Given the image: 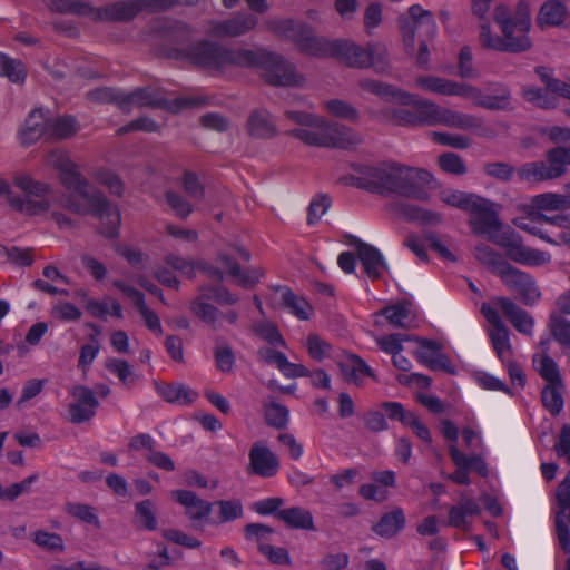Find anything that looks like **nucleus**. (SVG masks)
Masks as SVG:
<instances>
[{"label":"nucleus","mask_w":570,"mask_h":570,"mask_svg":"<svg viewBox=\"0 0 570 570\" xmlns=\"http://www.w3.org/2000/svg\"><path fill=\"white\" fill-rule=\"evenodd\" d=\"M534 203L540 209L557 210L570 208V203H568L564 194H542L535 197Z\"/></svg>","instance_id":"nucleus-52"},{"label":"nucleus","mask_w":570,"mask_h":570,"mask_svg":"<svg viewBox=\"0 0 570 570\" xmlns=\"http://www.w3.org/2000/svg\"><path fill=\"white\" fill-rule=\"evenodd\" d=\"M493 348L501 362H509L512 358V346L510 343V333L507 326L491 328L489 331Z\"/></svg>","instance_id":"nucleus-40"},{"label":"nucleus","mask_w":570,"mask_h":570,"mask_svg":"<svg viewBox=\"0 0 570 570\" xmlns=\"http://www.w3.org/2000/svg\"><path fill=\"white\" fill-rule=\"evenodd\" d=\"M381 315L386 318L389 324L397 328L410 327V309L405 304H395L381 311Z\"/></svg>","instance_id":"nucleus-45"},{"label":"nucleus","mask_w":570,"mask_h":570,"mask_svg":"<svg viewBox=\"0 0 570 570\" xmlns=\"http://www.w3.org/2000/svg\"><path fill=\"white\" fill-rule=\"evenodd\" d=\"M493 303L519 333L527 336L533 335L534 320L527 311L507 297H495Z\"/></svg>","instance_id":"nucleus-21"},{"label":"nucleus","mask_w":570,"mask_h":570,"mask_svg":"<svg viewBox=\"0 0 570 570\" xmlns=\"http://www.w3.org/2000/svg\"><path fill=\"white\" fill-rule=\"evenodd\" d=\"M475 214V217L472 218L471 224L473 226V230L476 234H487L490 239L498 244L502 237L510 236L513 234L512 232H503L501 235H498L500 229V223L498 217L489 210V203L485 200V208L482 210L472 212Z\"/></svg>","instance_id":"nucleus-26"},{"label":"nucleus","mask_w":570,"mask_h":570,"mask_svg":"<svg viewBox=\"0 0 570 570\" xmlns=\"http://www.w3.org/2000/svg\"><path fill=\"white\" fill-rule=\"evenodd\" d=\"M275 298L278 299L292 314L299 320H308L312 313L311 305L303 298L295 295L286 287L277 288Z\"/></svg>","instance_id":"nucleus-36"},{"label":"nucleus","mask_w":570,"mask_h":570,"mask_svg":"<svg viewBox=\"0 0 570 570\" xmlns=\"http://www.w3.org/2000/svg\"><path fill=\"white\" fill-rule=\"evenodd\" d=\"M194 29L185 22H174L167 31L170 46L167 56L171 59L189 63L212 71L222 72L228 67H239L246 63L253 53L245 48H229L212 40H200L189 45L194 38Z\"/></svg>","instance_id":"nucleus-3"},{"label":"nucleus","mask_w":570,"mask_h":570,"mask_svg":"<svg viewBox=\"0 0 570 570\" xmlns=\"http://www.w3.org/2000/svg\"><path fill=\"white\" fill-rule=\"evenodd\" d=\"M537 371L548 384L562 383L557 363L548 355H539L533 360Z\"/></svg>","instance_id":"nucleus-46"},{"label":"nucleus","mask_w":570,"mask_h":570,"mask_svg":"<svg viewBox=\"0 0 570 570\" xmlns=\"http://www.w3.org/2000/svg\"><path fill=\"white\" fill-rule=\"evenodd\" d=\"M405 525V514L402 509L395 508L381 517L372 530L380 537L392 538Z\"/></svg>","instance_id":"nucleus-33"},{"label":"nucleus","mask_w":570,"mask_h":570,"mask_svg":"<svg viewBox=\"0 0 570 570\" xmlns=\"http://www.w3.org/2000/svg\"><path fill=\"white\" fill-rule=\"evenodd\" d=\"M354 175L364 178H433L425 169L403 165L395 160H384L375 164L351 163Z\"/></svg>","instance_id":"nucleus-12"},{"label":"nucleus","mask_w":570,"mask_h":570,"mask_svg":"<svg viewBox=\"0 0 570 570\" xmlns=\"http://www.w3.org/2000/svg\"><path fill=\"white\" fill-rule=\"evenodd\" d=\"M480 513L481 508L473 499L461 495L460 503L451 507L449 511V524L468 531L472 525L471 518Z\"/></svg>","instance_id":"nucleus-25"},{"label":"nucleus","mask_w":570,"mask_h":570,"mask_svg":"<svg viewBox=\"0 0 570 570\" xmlns=\"http://www.w3.org/2000/svg\"><path fill=\"white\" fill-rule=\"evenodd\" d=\"M285 116L299 126L288 130L287 135L308 146L350 149L361 142V138L351 128L327 122L314 114L286 110Z\"/></svg>","instance_id":"nucleus-4"},{"label":"nucleus","mask_w":570,"mask_h":570,"mask_svg":"<svg viewBox=\"0 0 570 570\" xmlns=\"http://www.w3.org/2000/svg\"><path fill=\"white\" fill-rule=\"evenodd\" d=\"M542 216L544 215L540 213H533L529 217H517L513 219V223L520 229L538 236L540 239L549 244L566 245L570 248V233H562L558 236V238L554 239L541 232V229L538 227V224L544 223V217Z\"/></svg>","instance_id":"nucleus-27"},{"label":"nucleus","mask_w":570,"mask_h":570,"mask_svg":"<svg viewBox=\"0 0 570 570\" xmlns=\"http://www.w3.org/2000/svg\"><path fill=\"white\" fill-rule=\"evenodd\" d=\"M51 315L59 321L72 322L81 317V311L69 302H61L52 307Z\"/></svg>","instance_id":"nucleus-60"},{"label":"nucleus","mask_w":570,"mask_h":570,"mask_svg":"<svg viewBox=\"0 0 570 570\" xmlns=\"http://www.w3.org/2000/svg\"><path fill=\"white\" fill-rule=\"evenodd\" d=\"M551 334L559 344L570 347V321L559 317L552 318Z\"/></svg>","instance_id":"nucleus-64"},{"label":"nucleus","mask_w":570,"mask_h":570,"mask_svg":"<svg viewBox=\"0 0 570 570\" xmlns=\"http://www.w3.org/2000/svg\"><path fill=\"white\" fill-rule=\"evenodd\" d=\"M136 513L140 524L147 530H155L157 528V520L154 514L153 503L145 500L136 504Z\"/></svg>","instance_id":"nucleus-63"},{"label":"nucleus","mask_w":570,"mask_h":570,"mask_svg":"<svg viewBox=\"0 0 570 570\" xmlns=\"http://www.w3.org/2000/svg\"><path fill=\"white\" fill-rule=\"evenodd\" d=\"M218 508L216 523H227L243 515V504L239 500H219L215 503Z\"/></svg>","instance_id":"nucleus-47"},{"label":"nucleus","mask_w":570,"mask_h":570,"mask_svg":"<svg viewBox=\"0 0 570 570\" xmlns=\"http://www.w3.org/2000/svg\"><path fill=\"white\" fill-rule=\"evenodd\" d=\"M277 518L289 528L314 530L313 515L306 509L299 507L283 509L277 512Z\"/></svg>","instance_id":"nucleus-38"},{"label":"nucleus","mask_w":570,"mask_h":570,"mask_svg":"<svg viewBox=\"0 0 570 570\" xmlns=\"http://www.w3.org/2000/svg\"><path fill=\"white\" fill-rule=\"evenodd\" d=\"M498 244L505 248L509 258L519 264L542 266L551 262L550 253L523 245L514 234L502 237Z\"/></svg>","instance_id":"nucleus-15"},{"label":"nucleus","mask_w":570,"mask_h":570,"mask_svg":"<svg viewBox=\"0 0 570 570\" xmlns=\"http://www.w3.org/2000/svg\"><path fill=\"white\" fill-rule=\"evenodd\" d=\"M163 537L168 541L189 549H197L202 546L200 540L196 537L188 535L187 533L176 529H165L163 531Z\"/></svg>","instance_id":"nucleus-58"},{"label":"nucleus","mask_w":570,"mask_h":570,"mask_svg":"<svg viewBox=\"0 0 570 570\" xmlns=\"http://www.w3.org/2000/svg\"><path fill=\"white\" fill-rule=\"evenodd\" d=\"M513 20L515 32H518L517 36H528L531 19L529 4L525 0L519 1Z\"/></svg>","instance_id":"nucleus-55"},{"label":"nucleus","mask_w":570,"mask_h":570,"mask_svg":"<svg viewBox=\"0 0 570 570\" xmlns=\"http://www.w3.org/2000/svg\"><path fill=\"white\" fill-rule=\"evenodd\" d=\"M218 262L226 269V273L236 278L237 284L246 288L254 286L263 276V272L259 268H252L243 272L239 266L232 262L229 256L225 254H220L218 256Z\"/></svg>","instance_id":"nucleus-35"},{"label":"nucleus","mask_w":570,"mask_h":570,"mask_svg":"<svg viewBox=\"0 0 570 570\" xmlns=\"http://www.w3.org/2000/svg\"><path fill=\"white\" fill-rule=\"evenodd\" d=\"M248 136L256 139H269L277 132L276 125L268 110L258 108L253 110L246 121Z\"/></svg>","instance_id":"nucleus-24"},{"label":"nucleus","mask_w":570,"mask_h":570,"mask_svg":"<svg viewBox=\"0 0 570 570\" xmlns=\"http://www.w3.org/2000/svg\"><path fill=\"white\" fill-rule=\"evenodd\" d=\"M202 292L207 299H213L220 305H234L238 297L223 286L203 287Z\"/></svg>","instance_id":"nucleus-56"},{"label":"nucleus","mask_w":570,"mask_h":570,"mask_svg":"<svg viewBox=\"0 0 570 570\" xmlns=\"http://www.w3.org/2000/svg\"><path fill=\"white\" fill-rule=\"evenodd\" d=\"M326 109L330 114H332L335 117L354 120L357 117V111L355 108H353L348 102L333 99L328 100L326 104Z\"/></svg>","instance_id":"nucleus-61"},{"label":"nucleus","mask_w":570,"mask_h":570,"mask_svg":"<svg viewBox=\"0 0 570 570\" xmlns=\"http://www.w3.org/2000/svg\"><path fill=\"white\" fill-rule=\"evenodd\" d=\"M46 164L57 169L65 178H83L80 167L71 160L65 150H51L46 157Z\"/></svg>","instance_id":"nucleus-34"},{"label":"nucleus","mask_w":570,"mask_h":570,"mask_svg":"<svg viewBox=\"0 0 570 570\" xmlns=\"http://www.w3.org/2000/svg\"><path fill=\"white\" fill-rule=\"evenodd\" d=\"M348 185L389 198L426 199L429 190L424 180H348Z\"/></svg>","instance_id":"nucleus-11"},{"label":"nucleus","mask_w":570,"mask_h":570,"mask_svg":"<svg viewBox=\"0 0 570 570\" xmlns=\"http://www.w3.org/2000/svg\"><path fill=\"white\" fill-rule=\"evenodd\" d=\"M563 384H547L541 393L543 406L552 414L558 415L563 409Z\"/></svg>","instance_id":"nucleus-44"},{"label":"nucleus","mask_w":570,"mask_h":570,"mask_svg":"<svg viewBox=\"0 0 570 570\" xmlns=\"http://www.w3.org/2000/svg\"><path fill=\"white\" fill-rule=\"evenodd\" d=\"M66 511L73 518H77L86 523L99 525V519L95 512V509L87 504L81 503H69L66 507Z\"/></svg>","instance_id":"nucleus-54"},{"label":"nucleus","mask_w":570,"mask_h":570,"mask_svg":"<svg viewBox=\"0 0 570 570\" xmlns=\"http://www.w3.org/2000/svg\"><path fill=\"white\" fill-rule=\"evenodd\" d=\"M88 98L97 102H114L125 112H129L134 108H164L167 105L163 92L153 87L136 88L129 92L98 88L89 91Z\"/></svg>","instance_id":"nucleus-8"},{"label":"nucleus","mask_w":570,"mask_h":570,"mask_svg":"<svg viewBox=\"0 0 570 570\" xmlns=\"http://www.w3.org/2000/svg\"><path fill=\"white\" fill-rule=\"evenodd\" d=\"M141 12L139 0H120L101 7V22H128Z\"/></svg>","instance_id":"nucleus-23"},{"label":"nucleus","mask_w":570,"mask_h":570,"mask_svg":"<svg viewBox=\"0 0 570 570\" xmlns=\"http://www.w3.org/2000/svg\"><path fill=\"white\" fill-rule=\"evenodd\" d=\"M570 165V149L558 147L548 153L547 163L533 161L523 165L519 170V178H559Z\"/></svg>","instance_id":"nucleus-13"},{"label":"nucleus","mask_w":570,"mask_h":570,"mask_svg":"<svg viewBox=\"0 0 570 570\" xmlns=\"http://www.w3.org/2000/svg\"><path fill=\"white\" fill-rule=\"evenodd\" d=\"M420 348L416 351V358L420 363L432 370H448L449 361L441 353L439 343L434 341L420 340Z\"/></svg>","instance_id":"nucleus-29"},{"label":"nucleus","mask_w":570,"mask_h":570,"mask_svg":"<svg viewBox=\"0 0 570 570\" xmlns=\"http://www.w3.org/2000/svg\"><path fill=\"white\" fill-rule=\"evenodd\" d=\"M99 181L101 187H97L92 180H60L53 194L42 180H0V198L12 209L26 215L43 214L53 202L78 214H94L101 222V233L112 238L118 235L121 216L105 199L101 188H108L120 196L124 184L122 180Z\"/></svg>","instance_id":"nucleus-1"},{"label":"nucleus","mask_w":570,"mask_h":570,"mask_svg":"<svg viewBox=\"0 0 570 570\" xmlns=\"http://www.w3.org/2000/svg\"><path fill=\"white\" fill-rule=\"evenodd\" d=\"M360 86L363 90L374 94L386 101L397 102L404 107L415 109L419 125L433 126L440 122L442 108L432 101L374 79H363L360 81Z\"/></svg>","instance_id":"nucleus-6"},{"label":"nucleus","mask_w":570,"mask_h":570,"mask_svg":"<svg viewBox=\"0 0 570 570\" xmlns=\"http://www.w3.org/2000/svg\"><path fill=\"white\" fill-rule=\"evenodd\" d=\"M443 203L464 210L474 212L485 208V200L473 194H465L459 190L445 189L440 193Z\"/></svg>","instance_id":"nucleus-30"},{"label":"nucleus","mask_w":570,"mask_h":570,"mask_svg":"<svg viewBox=\"0 0 570 570\" xmlns=\"http://www.w3.org/2000/svg\"><path fill=\"white\" fill-rule=\"evenodd\" d=\"M501 277L507 286L515 288L519 292L524 304L532 305L540 298V289L528 274L510 265H504L501 269Z\"/></svg>","instance_id":"nucleus-19"},{"label":"nucleus","mask_w":570,"mask_h":570,"mask_svg":"<svg viewBox=\"0 0 570 570\" xmlns=\"http://www.w3.org/2000/svg\"><path fill=\"white\" fill-rule=\"evenodd\" d=\"M32 541L40 548L49 551L61 552L65 549L63 540L57 533L39 530L32 534Z\"/></svg>","instance_id":"nucleus-50"},{"label":"nucleus","mask_w":570,"mask_h":570,"mask_svg":"<svg viewBox=\"0 0 570 570\" xmlns=\"http://www.w3.org/2000/svg\"><path fill=\"white\" fill-rule=\"evenodd\" d=\"M449 452L456 469H472L475 468L480 473H483L485 465L482 460L475 455L469 456L462 453L454 444L450 445Z\"/></svg>","instance_id":"nucleus-49"},{"label":"nucleus","mask_w":570,"mask_h":570,"mask_svg":"<svg viewBox=\"0 0 570 570\" xmlns=\"http://www.w3.org/2000/svg\"><path fill=\"white\" fill-rule=\"evenodd\" d=\"M439 166L448 174H465V165L460 156L453 153H445L439 157Z\"/></svg>","instance_id":"nucleus-59"},{"label":"nucleus","mask_w":570,"mask_h":570,"mask_svg":"<svg viewBox=\"0 0 570 570\" xmlns=\"http://www.w3.org/2000/svg\"><path fill=\"white\" fill-rule=\"evenodd\" d=\"M340 368L344 379L356 385H362L367 377H375L371 367L356 355H347L340 362Z\"/></svg>","instance_id":"nucleus-28"},{"label":"nucleus","mask_w":570,"mask_h":570,"mask_svg":"<svg viewBox=\"0 0 570 570\" xmlns=\"http://www.w3.org/2000/svg\"><path fill=\"white\" fill-rule=\"evenodd\" d=\"M353 245L357 248V256L366 275L372 279L382 277L387 271V265L381 252L357 238L354 239Z\"/></svg>","instance_id":"nucleus-22"},{"label":"nucleus","mask_w":570,"mask_h":570,"mask_svg":"<svg viewBox=\"0 0 570 570\" xmlns=\"http://www.w3.org/2000/svg\"><path fill=\"white\" fill-rule=\"evenodd\" d=\"M166 265L187 278H193L196 275L195 263L184 257L169 255L166 257Z\"/></svg>","instance_id":"nucleus-62"},{"label":"nucleus","mask_w":570,"mask_h":570,"mask_svg":"<svg viewBox=\"0 0 570 570\" xmlns=\"http://www.w3.org/2000/svg\"><path fill=\"white\" fill-rule=\"evenodd\" d=\"M171 498L185 508V513L195 529H202L208 522L213 510L210 502L187 490H175Z\"/></svg>","instance_id":"nucleus-17"},{"label":"nucleus","mask_w":570,"mask_h":570,"mask_svg":"<svg viewBox=\"0 0 570 570\" xmlns=\"http://www.w3.org/2000/svg\"><path fill=\"white\" fill-rule=\"evenodd\" d=\"M100 351V343L96 336L90 337V342L85 344L80 350L78 360V367L86 373L89 366L92 364Z\"/></svg>","instance_id":"nucleus-53"},{"label":"nucleus","mask_w":570,"mask_h":570,"mask_svg":"<svg viewBox=\"0 0 570 570\" xmlns=\"http://www.w3.org/2000/svg\"><path fill=\"white\" fill-rule=\"evenodd\" d=\"M249 51L253 55L247 58L248 61L243 65V68H261L264 79L269 85L292 87L304 83V77L297 73L295 66L282 56L263 48L249 49Z\"/></svg>","instance_id":"nucleus-7"},{"label":"nucleus","mask_w":570,"mask_h":570,"mask_svg":"<svg viewBox=\"0 0 570 570\" xmlns=\"http://www.w3.org/2000/svg\"><path fill=\"white\" fill-rule=\"evenodd\" d=\"M257 23L256 16L239 12L224 20L208 21L207 33L215 38H238L254 30Z\"/></svg>","instance_id":"nucleus-14"},{"label":"nucleus","mask_w":570,"mask_h":570,"mask_svg":"<svg viewBox=\"0 0 570 570\" xmlns=\"http://www.w3.org/2000/svg\"><path fill=\"white\" fill-rule=\"evenodd\" d=\"M43 136L49 138V118L41 108L33 109L18 131V139L22 146H30Z\"/></svg>","instance_id":"nucleus-20"},{"label":"nucleus","mask_w":570,"mask_h":570,"mask_svg":"<svg viewBox=\"0 0 570 570\" xmlns=\"http://www.w3.org/2000/svg\"><path fill=\"white\" fill-rule=\"evenodd\" d=\"M439 124L451 128L471 130L480 128L482 119L473 115L442 108Z\"/></svg>","instance_id":"nucleus-37"},{"label":"nucleus","mask_w":570,"mask_h":570,"mask_svg":"<svg viewBox=\"0 0 570 570\" xmlns=\"http://www.w3.org/2000/svg\"><path fill=\"white\" fill-rule=\"evenodd\" d=\"M399 27L406 52L410 55L414 52L416 38L419 41H428L436 35V23L432 12L424 10L420 4L411 6L407 13L400 16Z\"/></svg>","instance_id":"nucleus-10"},{"label":"nucleus","mask_w":570,"mask_h":570,"mask_svg":"<svg viewBox=\"0 0 570 570\" xmlns=\"http://www.w3.org/2000/svg\"><path fill=\"white\" fill-rule=\"evenodd\" d=\"M0 76L8 78L11 82L22 83L27 77V69L22 61L0 51Z\"/></svg>","instance_id":"nucleus-41"},{"label":"nucleus","mask_w":570,"mask_h":570,"mask_svg":"<svg viewBox=\"0 0 570 570\" xmlns=\"http://www.w3.org/2000/svg\"><path fill=\"white\" fill-rule=\"evenodd\" d=\"M205 299L207 298L202 292L200 295L190 305L193 314L215 328L220 327L218 317L220 312L215 306L206 303Z\"/></svg>","instance_id":"nucleus-43"},{"label":"nucleus","mask_w":570,"mask_h":570,"mask_svg":"<svg viewBox=\"0 0 570 570\" xmlns=\"http://www.w3.org/2000/svg\"><path fill=\"white\" fill-rule=\"evenodd\" d=\"M79 130L78 122L72 116L49 119V138L66 139Z\"/></svg>","instance_id":"nucleus-42"},{"label":"nucleus","mask_w":570,"mask_h":570,"mask_svg":"<svg viewBox=\"0 0 570 570\" xmlns=\"http://www.w3.org/2000/svg\"><path fill=\"white\" fill-rule=\"evenodd\" d=\"M86 309L91 316L97 318L106 320L111 316L121 320L124 317L120 303L110 296H104L101 299H87Z\"/></svg>","instance_id":"nucleus-32"},{"label":"nucleus","mask_w":570,"mask_h":570,"mask_svg":"<svg viewBox=\"0 0 570 570\" xmlns=\"http://www.w3.org/2000/svg\"><path fill=\"white\" fill-rule=\"evenodd\" d=\"M70 395L72 402L69 405L70 421L72 423H82L89 421L99 406L94 392L85 385H76L71 389Z\"/></svg>","instance_id":"nucleus-18"},{"label":"nucleus","mask_w":570,"mask_h":570,"mask_svg":"<svg viewBox=\"0 0 570 570\" xmlns=\"http://www.w3.org/2000/svg\"><path fill=\"white\" fill-rule=\"evenodd\" d=\"M159 395L167 402H176L179 404H190L197 393L183 384H163L157 386Z\"/></svg>","instance_id":"nucleus-39"},{"label":"nucleus","mask_w":570,"mask_h":570,"mask_svg":"<svg viewBox=\"0 0 570 570\" xmlns=\"http://www.w3.org/2000/svg\"><path fill=\"white\" fill-rule=\"evenodd\" d=\"M568 16V9L560 0H548L542 3L537 22L539 26L560 27Z\"/></svg>","instance_id":"nucleus-31"},{"label":"nucleus","mask_w":570,"mask_h":570,"mask_svg":"<svg viewBox=\"0 0 570 570\" xmlns=\"http://www.w3.org/2000/svg\"><path fill=\"white\" fill-rule=\"evenodd\" d=\"M494 20L500 26L503 37H492L490 26H480V41L483 47L509 52H522L531 47L528 36H514V20L510 18L508 7L500 4L494 9Z\"/></svg>","instance_id":"nucleus-9"},{"label":"nucleus","mask_w":570,"mask_h":570,"mask_svg":"<svg viewBox=\"0 0 570 570\" xmlns=\"http://www.w3.org/2000/svg\"><path fill=\"white\" fill-rule=\"evenodd\" d=\"M106 368L116 375L121 384L128 386L131 385L136 376L128 362L120 358H109L106 361Z\"/></svg>","instance_id":"nucleus-48"},{"label":"nucleus","mask_w":570,"mask_h":570,"mask_svg":"<svg viewBox=\"0 0 570 570\" xmlns=\"http://www.w3.org/2000/svg\"><path fill=\"white\" fill-rule=\"evenodd\" d=\"M271 29L276 33L293 40L301 51L315 57H334L353 68H368L382 62L386 49L380 43L358 46L347 40L327 41L315 37L312 29L293 20L271 22Z\"/></svg>","instance_id":"nucleus-2"},{"label":"nucleus","mask_w":570,"mask_h":570,"mask_svg":"<svg viewBox=\"0 0 570 570\" xmlns=\"http://www.w3.org/2000/svg\"><path fill=\"white\" fill-rule=\"evenodd\" d=\"M266 422L277 429L284 428L288 422V410L278 403L265 405Z\"/></svg>","instance_id":"nucleus-51"},{"label":"nucleus","mask_w":570,"mask_h":570,"mask_svg":"<svg viewBox=\"0 0 570 570\" xmlns=\"http://www.w3.org/2000/svg\"><path fill=\"white\" fill-rule=\"evenodd\" d=\"M248 460L247 472L265 479L275 476L281 466L277 455L262 441L252 445Z\"/></svg>","instance_id":"nucleus-16"},{"label":"nucleus","mask_w":570,"mask_h":570,"mask_svg":"<svg viewBox=\"0 0 570 570\" xmlns=\"http://www.w3.org/2000/svg\"><path fill=\"white\" fill-rule=\"evenodd\" d=\"M416 83L430 92L471 99L476 106L490 110L505 109L510 100V92L505 88L497 95H485L474 86L434 76L419 77Z\"/></svg>","instance_id":"nucleus-5"},{"label":"nucleus","mask_w":570,"mask_h":570,"mask_svg":"<svg viewBox=\"0 0 570 570\" xmlns=\"http://www.w3.org/2000/svg\"><path fill=\"white\" fill-rule=\"evenodd\" d=\"M407 338L409 337L406 335H402V334L384 335V336L376 337V344L383 352L394 356L399 352H402V350H403L402 343Z\"/></svg>","instance_id":"nucleus-57"}]
</instances>
